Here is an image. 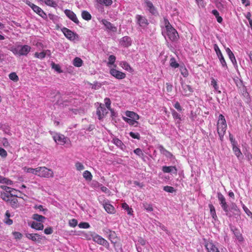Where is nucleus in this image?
<instances>
[{
	"instance_id": "nucleus-1",
	"label": "nucleus",
	"mask_w": 252,
	"mask_h": 252,
	"mask_svg": "<svg viewBox=\"0 0 252 252\" xmlns=\"http://www.w3.org/2000/svg\"><path fill=\"white\" fill-rule=\"evenodd\" d=\"M217 196L220 204L227 217L231 218L239 214V210L235 203H232L229 206L224 196L220 192H218Z\"/></svg>"
},
{
	"instance_id": "nucleus-2",
	"label": "nucleus",
	"mask_w": 252,
	"mask_h": 252,
	"mask_svg": "<svg viewBox=\"0 0 252 252\" xmlns=\"http://www.w3.org/2000/svg\"><path fill=\"white\" fill-rule=\"evenodd\" d=\"M164 24L165 29V31L162 32V34L165 37L166 36H167L172 41L177 40L179 38V35L176 30L172 27L167 19H164Z\"/></svg>"
},
{
	"instance_id": "nucleus-3",
	"label": "nucleus",
	"mask_w": 252,
	"mask_h": 252,
	"mask_svg": "<svg viewBox=\"0 0 252 252\" xmlns=\"http://www.w3.org/2000/svg\"><path fill=\"white\" fill-rule=\"evenodd\" d=\"M31 48L27 45H18L11 48V51L16 55L19 56H26L30 52Z\"/></svg>"
},
{
	"instance_id": "nucleus-4",
	"label": "nucleus",
	"mask_w": 252,
	"mask_h": 252,
	"mask_svg": "<svg viewBox=\"0 0 252 252\" xmlns=\"http://www.w3.org/2000/svg\"><path fill=\"white\" fill-rule=\"evenodd\" d=\"M227 125L224 117L222 115H219L218 122V133L219 134L220 140H222L223 136L225 133Z\"/></svg>"
},
{
	"instance_id": "nucleus-5",
	"label": "nucleus",
	"mask_w": 252,
	"mask_h": 252,
	"mask_svg": "<svg viewBox=\"0 0 252 252\" xmlns=\"http://www.w3.org/2000/svg\"><path fill=\"white\" fill-rule=\"evenodd\" d=\"M25 2L33 10L34 12L37 14L39 16L41 17L44 19H47V14L40 7L31 2L30 1L28 0H26Z\"/></svg>"
},
{
	"instance_id": "nucleus-6",
	"label": "nucleus",
	"mask_w": 252,
	"mask_h": 252,
	"mask_svg": "<svg viewBox=\"0 0 252 252\" xmlns=\"http://www.w3.org/2000/svg\"><path fill=\"white\" fill-rule=\"evenodd\" d=\"M38 176L44 178H50L54 176L53 171L45 166L38 167Z\"/></svg>"
},
{
	"instance_id": "nucleus-7",
	"label": "nucleus",
	"mask_w": 252,
	"mask_h": 252,
	"mask_svg": "<svg viewBox=\"0 0 252 252\" xmlns=\"http://www.w3.org/2000/svg\"><path fill=\"white\" fill-rule=\"evenodd\" d=\"M62 31L64 35H65V36L68 39L72 41L78 40V35L76 33L72 32L71 30L66 28H63Z\"/></svg>"
},
{
	"instance_id": "nucleus-8",
	"label": "nucleus",
	"mask_w": 252,
	"mask_h": 252,
	"mask_svg": "<svg viewBox=\"0 0 252 252\" xmlns=\"http://www.w3.org/2000/svg\"><path fill=\"white\" fill-rule=\"evenodd\" d=\"M214 50L216 53V54L218 56V58H219V59L220 60V62L223 68H227V66L226 63L224 59V57H223L219 47L216 44H214Z\"/></svg>"
},
{
	"instance_id": "nucleus-9",
	"label": "nucleus",
	"mask_w": 252,
	"mask_h": 252,
	"mask_svg": "<svg viewBox=\"0 0 252 252\" xmlns=\"http://www.w3.org/2000/svg\"><path fill=\"white\" fill-rule=\"evenodd\" d=\"M110 73L117 79H123L126 78V75L125 73L117 70L115 69H111Z\"/></svg>"
},
{
	"instance_id": "nucleus-10",
	"label": "nucleus",
	"mask_w": 252,
	"mask_h": 252,
	"mask_svg": "<svg viewBox=\"0 0 252 252\" xmlns=\"http://www.w3.org/2000/svg\"><path fill=\"white\" fill-rule=\"evenodd\" d=\"M92 237L94 241L100 245L105 246L108 244V242L106 240L94 233L92 235Z\"/></svg>"
},
{
	"instance_id": "nucleus-11",
	"label": "nucleus",
	"mask_w": 252,
	"mask_h": 252,
	"mask_svg": "<svg viewBox=\"0 0 252 252\" xmlns=\"http://www.w3.org/2000/svg\"><path fill=\"white\" fill-rule=\"evenodd\" d=\"M53 139L56 143L61 145H64L66 142L65 136L59 133H56L53 136Z\"/></svg>"
},
{
	"instance_id": "nucleus-12",
	"label": "nucleus",
	"mask_w": 252,
	"mask_h": 252,
	"mask_svg": "<svg viewBox=\"0 0 252 252\" xmlns=\"http://www.w3.org/2000/svg\"><path fill=\"white\" fill-rule=\"evenodd\" d=\"M107 113L106 109L101 105H100L96 110V115L99 120L102 119Z\"/></svg>"
},
{
	"instance_id": "nucleus-13",
	"label": "nucleus",
	"mask_w": 252,
	"mask_h": 252,
	"mask_svg": "<svg viewBox=\"0 0 252 252\" xmlns=\"http://www.w3.org/2000/svg\"><path fill=\"white\" fill-rule=\"evenodd\" d=\"M64 13L68 18L74 23L77 24L79 23V20H78L76 14L73 11L68 9H66L64 10Z\"/></svg>"
},
{
	"instance_id": "nucleus-14",
	"label": "nucleus",
	"mask_w": 252,
	"mask_h": 252,
	"mask_svg": "<svg viewBox=\"0 0 252 252\" xmlns=\"http://www.w3.org/2000/svg\"><path fill=\"white\" fill-rule=\"evenodd\" d=\"M26 236L27 238L30 240H32V241L36 242L37 243H40L41 240L42 239L41 236L37 233L32 234V233H26Z\"/></svg>"
},
{
	"instance_id": "nucleus-15",
	"label": "nucleus",
	"mask_w": 252,
	"mask_h": 252,
	"mask_svg": "<svg viewBox=\"0 0 252 252\" xmlns=\"http://www.w3.org/2000/svg\"><path fill=\"white\" fill-rule=\"evenodd\" d=\"M182 93L185 95H189L193 92L191 87L185 83H182Z\"/></svg>"
},
{
	"instance_id": "nucleus-16",
	"label": "nucleus",
	"mask_w": 252,
	"mask_h": 252,
	"mask_svg": "<svg viewBox=\"0 0 252 252\" xmlns=\"http://www.w3.org/2000/svg\"><path fill=\"white\" fill-rule=\"evenodd\" d=\"M136 18L137 21V23L142 27L145 28L149 24L147 20L145 17L137 15L136 16Z\"/></svg>"
},
{
	"instance_id": "nucleus-17",
	"label": "nucleus",
	"mask_w": 252,
	"mask_h": 252,
	"mask_svg": "<svg viewBox=\"0 0 252 252\" xmlns=\"http://www.w3.org/2000/svg\"><path fill=\"white\" fill-rule=\"evenodd\" d=\"M205 247L208 252H220L218 248L212 241L206 243Z\"/></svg>"
},
{
	"instance_id": "nucleus-18",
	"label": "nucleus",
	"mask_w": 252,
	"mask_h": 252,
	"mask_svg": "<svg viewBox=\"0 0 252 252\" xmlns=\"http://www.w3.org/2000/svg\"><path fill=\"white\" fill-rule=\"evenodd\" d=\"M7 203H8L12 208H16L19 207L18 199L16 197L13 196L12 194H11V197H10Z\"/></svg>"
},
{
	"instance_id": "nucleus-19",
	"label": "nucleus",
	"mask_w": 252,
	"mask_h": 252,
	"mask_svg": "<svg viewBox=\"0 0 252 252\" xmlns=\"http://www.w3.org/2000/svg\"><path fill=\"white\" fill-rule=\"evenodd\" d=\"M120 44L124 47H128L131 45V39L129 37L126 36L120 40Z\"/></svg>"
},
{
	"instance_id": "nucleus-20",
	"label": "nucleus",
	"mask_w": 252,
	"mask_h": 252,
	"mask_svg": "<svg viewBox=\"0 0 252 252\" xmlns=\"http://www.w3.org/2000/svg\"><path fill=\"white\" fill-rule=\"evenodd\" d=\"M162 170L164 173H171L173 172L174 173H176L177 172V169L175 166H164L162 167Z\"/></svg>"
},
{
	"instance_id": "nucleus-21",
	"label": "nucleus",
	"mask_w": 252,
	"mask_h": 252,
	"mask_svg": "<svg viewBox=\"0 0 252 252\" xmlns=\"http://www.w3.org/2000/svg\"><path fill=\"white\" fill-rule=\"evenodd\" d=\"M102 24L104 25V26L108 30L112 31L113 32H116L117 30L116 27L113 26L112 24L107 21L106 20H102Z\"/></svg>"
},
{
	"instance_id": "nucleus-22",
	"label": "nucleus",
	"mask_w": 252,
	"mask_h": 252,
	"mask_svg": "<svg viewBox=\"0 0 252 252\" xmlns=\"http://www.w3.org/2000/svg\"><path fill=\"white\" fill-rule=\"evenodd\" d=\"M31 227L37 230H42L44 228V225L42 223L36 221H33L31 225Z\"/></svg>"
},
{
	"instance_id": "nucleus-23",
	"label": "nucleus",
	"mask_w": 252,
	"mask_h": 252,
	"mask_svg": "<svg viewBox=\"0 0 252 252\" xmlns=\"http://www.w3.org/2000/svg\"><path fill=\"white\" fill-rule=\"evenodd\" d=\"M105 211L110 214H114L115 213L114 207L109 203H105L103 205Z\"/></svg>"
},
{
	"instance_id": "nucleus-24",
	"label": "nucleus",
	"mask_w": 252,
	"mask_h": 252,
	"mask_svg": "<svg viewBox=\"0 0 252 252\" xmlns=\"http://www.w3.org/2000/svg\"><path fill=\"white\" fill-rule=\"evenodd\" d=\"M126 115L127 117H129V118L130 119H133L134 120H138L139 119V116L138 114H137L136 113H134V112H132V111H127L126 112Z\"/></svg>"
},
{
	"instance_id": "nucleus-25",
	"label": "nucleus",
	"mask_w": 252,
	"mask_h": 252,
	"mask_svg": "<svg viewBox=\"0 0 252 252\" xmlns=\"http://www.w3.org/2000/svg\"><path fill=\"white\" fill-rule=\"evenodd\" d=\"M39 1L44 2L46 5L53 7H56L58 6L57 3L53 0H38Z\"/></svg>"
},
{
	"instance_id": "nucleus-26",
	"label": "nucleus",
	"mask_w": 252,
	"mask_h": 252,
	"mask_svg": "<svg viewBox=\"0 0 252 252\" xmlns=\"http://www.w3.org/2000/svg\"><path fill=\"white\" fill-rule=\"evenodd\" d=\"M120 65L123 69L129 72L132 71V68L127 62L125 61H122L120 63Z\"/></svg>"
},
{
	"instance_id": "nucleus-27",
	"label": "nucleus",
	"mask_w": 252,
	"mask_h": 252,
	"mask_svg": "<svg viewBox=\"0 0 252 252\" xmlns=\"http://www.w3.org/2000/svg\"><path fill=\"white\" fill-rule=\"evenodd\" d=\"M158 149L162 154L164 155L166 157H170L172 156L171 153L167 151L162 146L159 145L158 147Z\"/></svg>"
},
{
	"instance_id": "nucleus-28",
	"label": "nucleus",
	"mask_w": 252,
	"mask_h": 252,
	"mask_svg": "<svg viewBox=\"0 0 252 252\" xmlns=\"http://www.w3.org/2000/svg\"><path fill=\"white\" fill-rule=\"evenodd\" d=\"M123 120L128 123L129 125L131 126H137V124H138V122L135 121V120H134L133 119L128 118L127 117H123Z\"/></svg>"
},
{
	"instance_id": "nucleus-29",
	"label": "nucleus",
	"mask_w": 252,
	"mask_h": 252,
	"mask_svg": "<svg viewBox=\"0 0 252 252\" xmlns=\"http://www.w3.org/2000/svg\"><path fill=\"white\" fill-rule=\"evenodd\" d=\"M209 207L210 210V214L214 219V220H217V216L216 213V210L214 206L210 204L209 205Z\"/></svg>"
},
{
	"instance_id": "nucleus-30",
	"label": "nucleus",
	"mask_w": 252,
	"mask_h": 252,
	"mask_svg": "<svg viewBox=\"0 0 252 252\" xmlns=\"http://www.w3.org/2000/svg\"><path fill=\"white\" fill-rule=\"evenodd\" d=\"M145 3L146 4L147 6L149 8V10L150 11V12L153 14H155L156 12V10L153 3L149 0H146Z\"/></svg>"
},
{
	"instance_id": "nucleus-31",
	"label": "nucleus",
	"mask_w": 252,
	"mask_h": 252,
	"mask_svg": "<svg viewBox=\"0 0 252 252\" xmlns=\"http://www.w3.org/2000/svg\"><path fill=\"white\" fill-rule=\"evenodd\" d=\"M81 15L83 19L87 21H89L92 18V16L90 13L85 10H84L82 12Z\"/></svg>"
},
{
	"instance_id": "nucleus-32",
	"label": "nucleus",
	"mask_w": 252,
	"mask_h": 252,
	"mask_svg": "<svg viewBox=\"0 0 252 252\" xmlns=\"http://www.w3.org/2000/svg\"><path fill=\"white\" fill-rule=\"evenodd\" d=\"M172 115L174 119L177 120V123H180L181 121V115L178 113L175 110H172Z\"/></svg>"
},
{
	"instance_id": "nucleus-33",
	"label": "nucleus",
	"mask_w": 252,
	"mask_h": 252,
	"mask_svg": "<svg viewBox=\"0 0 252 252\" xmlns=\"http://www.w3.org/2000/svg\"><path fill=\"white\" fill-rule=\"evenodd\" d=\"M32 218L33 220L37 221H39V222H43L44 220H45V218L44 216L37 214H34L33 215Z\"/></svg>"
},
{
	"instance_id": "nucleus-34",
	"label": "nucleus",
	"mask_w": 252,
	"mask_h": 252,
	"mask_svg": "<svg viewBox=\"0 0 252 252\" xmlns=\"http://www.w3.org/2000/svg\"><path fill=\"white\" fill-rule=\"evenodd\" d=\"M38 167L36 168H26L25 167V170L28 173H31L34 175L38 176Z\"/></svg>"
},
{
	"instance_id": "nucleus-35",
	"label": "nucleus",
	"mask_w": 252,
	"mask_h": 252,
	"mask_svg": "<svg viewBox=\"0 0 252 252\" xmlns=\"http://www.w3.org/2000/svg\"><path fill=\"white\" fill-rule=\"evenodd\" d=\"M83 63L82 60L78 57H76L73 61V64L74 66L77 67H80L82 66Z\"/></svg>"
},
{
	"instance_id": "nucleus-36",
	"label": "nucleus",
	"mask_w": 252,
	"mask_h": 252,
	"mask_svg": "<svg viewBox=\"0 0 252 252\" xmlns=\"http://www.w3.org/2000/svg\"><path fill=\"white\" fill-rule=\"evenodd\" d=\"M83 177L87 180L91 181L92 179V175L91 172L88 170H86L84 172L83 174Z\"/></svg>"
},
{
	"instance_id": "nucleus-37",
	"label": "nucleus",
	"mask_w": 252,
	"mask_h": 252,
	"mask_svg": "<svg viewBox=\"0 0 252 252\" xmlns=\"http://www.w3.org/2000/svg\"><path fill=\"white\" fill-rule=\"evenodd\" d=\"M0 196L2 200L7 202L10 199V197H11V195H9L7 193L5 192H1Z\"/></svg>"
},
{
	"instance_id": "nucleus-38",
	"label": "nucleus",
	"mask_w": 252,
	"mask_h": 252,
	"mask_svg": "<svg viewBox=\"0 0 252 252\" xmlns=\"http://www.w3.org/2000/svg\"><path fill=\"white\" fill-rule=\"evenodd\" d=\"M97 2L101 4H104L105 6H109L112 4V0H96Z\"/></svg>"
},
{
	"instance_id": "nucleus-39",
	"label": "nucleus",
	"mask_w": 252,
	"mask_h": 252,
	"mask_svg": "<svg viewBox=\"0 0 252 252\" xmlns=\"http://www.w3.org/2000/svg\"><path fill=\"white\" fill-rule=\"evenodd\" d=\"M170 65L173 68H177L179 65L174 58H171L170 60Z\"/></svg>"
},
{
	"instance_id": "nucleus-40",
	"label": "nucleus",
	"mask_w": 252,
	"mask_h": 252,
	"mask_svg": "<svg viewBox=\"0 0 252 252\" xmlns=\"http://www.w3.org/2000/svg\"><path fill=\"white\" fill-rule=\"evenodd\" d=\"M233 151L234 153H235V155L238 158H239L242 155V153L241 152L240 150L237 146H236L235 145H233Z\"/></svg>"
},
{
	"instance_id": "nucleus-41",
	"label": "nucleus",
	"mask_w": 252,
	"mask_h": 252,
	"mask_svg": "<svg viewBox=\"0 0 252 252\" xmlns=\"http://www.w3.org/2000/svg\"><path fill=\"white\" fill-rule=\"evenodd\" d=\"M9 77L11 80L14 81V82H17L19 80L18 76L15 72H12L10 73L9 75Z\"/></svg>"
},
{
	"instance_id": "nucleus-42",
	"label": "nucleus",
	"mask_w": 252,
	"mask_h": 252,
	"mask_svg": "<svg viewBox=\"0 0 252 252\" xmlns=\"http://www.w3.org/2000/svg\"><path fill=\"white\" fill-rule=\"evenodd\" d=\"M143 207L147 211L151 212L153 210L152 205L151 204H148L147 203H143Z\"/></svg>"
},
{
	"instance_id": "nucleus-43",
	"label": "nucleus",
	"mask_w": 252,
	"mask_h": 252,
	"mask_svg": "<svg viewBox=\"0 0 252 252\" xmlns=\"http://www.w3.org/2000/svg\"><path fill=\"white\" fill-rule=\"evenodd\" d=\"M52 68L54 69L56 71L59 73L62 72V70L59 64H56L54 63H51Z\"/></svg>"
},
{
	"instance_id": "nucleus-44",
	"label": "nucleus",
	"mask_w": 252,
	"mask_h": 252,
	"mask_svg": "<svg viewBox=\"0 0 252 252\" xmlns=\"http://www.w3.org/2000/svg\"><path fill=\"white\" fill-rule=\"evenodd\" d=\"M104 102L106 105V108L109 110L111 112L112 111V109L111 108V101L110 99L108 98H105L104 99Z\"/></svg>"
},
{
	"instance_id": "nucleus-45",
	"label": "nucleus",
	"mask_w": 252,
	"mask_h": 252,
	"mask_svg": "<svg viewBox=\"0 0 252 252\" xmlns=\"http://www.w3.org/2000/svg\"><path fill=\"white\" fill-rule=\"evenodd\" d=\"M163 189L164 191L170 193H173L175 191L174 188L168 186H164L163 188Z\"/></svg>"
},
{
	"instance_id": "nucleus-46",
	"label": "nucleus",
	"mask_w": 252,
	"mask_h": 252,
	"mask_svg": "<svg viewBox=\"0 0 252 252\" xmlns=\"http://www.w3.org/2000/svg\"><path fill=\"white\" fill-rule=\"evenodd\" d=\"M75 167L77 170L81 171L84 169V166L80 162H77L75 163Z\"/></svg>"
},
{
	"instance_id": "nucleus-47",
	"label": "nucleus",
	"mask_w": 252,
	"mask_h": 252,
	"mask_svg": "<svg viewBox=\"0 0 252 252\" xmlns=\"http://www.w3.org/2000/svg\"><path fill=\"white\" fill-rule=\"evenodd\" d=\"M34 56H35V57H36L37 58L40 59H42L45 57V54L43 53V51L41 52L40 53H38V52L35 53Z\"/></svg>"
},
{
	"instance_id": "nucleus-48",
	"label": "nucleus",
	"mask_w": 252,
	"mask_h": 252,
	"mask_svg": "<svg viewBox=\"0 0 252 252\" xmlns=\"http://www.w3.org/2000/svg\"><path fill=\"white\" fill-rule=\"evenodd\" d=\"M116 60V57L114 55H110L108 58V63L113 64Z\"/></svg>"
},
{
	"instance_id": "nucleus-49",
	"label": "nucleus",
	"mask_w": 252,
	"mask_h": 252,
	"mask_svg": "<svg viewBox=\"0 0 252 252\" xmlns=\"http://www.w3.org/2000/svg\"><path fill=\"white\" fill-rule=\"evenodd\" d=\"M80 228H88L90 227V224L88 222H81L78 224Z\"/></svg>"
},
{
	"instance_id": "nucleus-50",
	"label": "nucleus",
	"mask_w": 252,
	"mask_h": 252,
	"mask_svg": "<svg viewBox=\"0 0 252 252\" xmlns=\"http://www.w3.org/2000/svg\"><path fill=\"white\" fill-rule=\"evenodd\" d=\"M129 135L131 137L134 139H139L140 138V134L138 133L130 132Z\"/></svg>"
},
{
	"instance_id": "nucleus-51",
	"label": "nucleus",
	"mask_w": 252,
	"mask_h": 252,
	"mask_svg": "<svg viewBox=\"0 0 252 252\" xmlns=\"http://www.w3.org/2000/svg\"><path fill=\"white\" fill-rule=\"evenodd\" d=\"M134 153L139 157L143 156L144 154L140 148H137L134 150Z\"/></svg>"
},
{
	"instance_id": "nucleus-52",
	"label": "nucleus",
	"mask_w": 252,
	"mask_h": 252,
	"mask_svg": "<svg viewBox=\"0 0 252 252\" xmlns=\"http://www.w3.org/2000/svg\"><path fill=\"white\" fill-rule=\"evenodd\" d=\"M1 188L4 191H5L7 193H10L13 190V189L10 187H7L6 186H1Z\"/></svg>"
},
{
	"instance_id": "nucleus-53",
	"label": "nucleus",
	"mask_w": 252,
	"mask_h": 252,
	"mask_svg": "<svg viewBox=\"0 0 252 252\" xmlns=\"http://www.w3.org/2000/svg\"><path fill=\"white\" fill-rule=\"evenodd\" d=\"M69 224L70 226L75 227L77 225V221L75 219H72L69 220Z\"/></svg>"
},
{
	"instance_id": "nucleus-54",
	"label": "nucleus",
	"mask_w": 252,
	"mask_h": 252,
	"mask_svg": "<svg viewBox=\"0 0 252 252\" xmlns=\"http://www.w3.org/2000/svg\"><path fill=\"white\" fill-rule=\"evenodd\" d=\"M7 155L6 151L4 149L0 148V156L2 158H5Z\"/></svg>"
},
{
	"instance_id": "nucleus-55",
	"label": "nucleus",
	"mask_w": 252,
	"mask_h": 252,
	"mask_svg": "<svg viewBox=\"0 0 252 252\" xmlns=\"http://www.w3.org/2000/svg\"><path fill=\"white\" fill-rule=\"evenodd\" d=\"M13 235L15 239H20L22 237V234L19 232H14Z\"/></svg>"
},
{
	"instance_id": "nucleus-56",
	"label": "nucleus",
	"mask_w": 252,
	"mask_h": 252,
	"mask_svg": "<svg viewBox=\"0 0 252 252\" xmlns=\"http://www.w3.org/2000/svg\"><path fill=\"white\" fill-rule=\"evenodd\" d=\"M211 85L213 86L216 91H218L219 87L218 86L217 81L214 79H212L211 81Z\"/></svg>"
},
{
	"instance_id": "nucleus-57",
	"label": "nucleus",
	"mask_w": 252,
	"mask_h": 252,
	"mask_svg": "<svg viewBox=\"0 0 252 252\" xmlns=\"http://www.w3.org/2000/svg\"><path fill=\"white\" fill-rule=\"evenodd\" d=\"M53 230L51 227H48L44 229V233L46 234L49 235L53 233Z\"/></svg>"
},
{
	"instance_id": "nucleus-58",
	"label": "nucleus",
	"mask_w": 252,
	"mask_h": 252,
	"mask_svg": "<svg viewBox=\"0 0 252 252\" xmlns=\"http://www.w3.org/2000/svg\"><path fill=\"white\" fill-rule=\"evenodd\" d=\"M235 235L237 239L239 242H242V241H243V237H242V234H240V233L236 232V233H235Z\"/></svg>"
},
{
	"instance_id": "nucleus-59",
	"label": "nucleus",
	"mask_w": 252,
	"mask_h": 252,
	"mask_svg": "<svg viewBox=\"0 0 252 252\" xmlns=\"http://www.w3.org/2000/svg\"><path fill=\"white\" fill-rule=\"evenodd\" d=\"M114 143L118 146H121L122 144V141L119 139L116 138L113 139Z\"/></svg>"
},
{
	"instance_id": "nucleus-60",
	"label": "nucleus",
	"mask_w": 252,
	"mask_h": 252,
	"mask_svg": "<svg viewBox=\"0 0 252 252\" xmlns=\"http://www.w3.org/2000/svg\"><path fill=\"white\" fill-rule=\"evenodd\" d=\"M174 107L178 111H182V107L181 106L179 102H176L175 104H174Z\"/></svg>"
},
{
	"instance_id": "nucleus-61",
	"label": "nucleus",
	"mask_w": 252,
	"mask_h": 252,
	"mask_svg": "<svg viewBox=\"0 0 252 252\" xmlns=\"http://www.w3.org/2000/svg\"><path fill=\"white\" fill-rule=\"evenodd\" d=\"M243 209L245 211V212H246V213L248 215V216H250V215H252V212L249 210V209L247 208L244 205H243Z\"/></svg>"
},
{
	"instance_id": "nucleus-62",
	"label": "nucleus",
	"mask_w": 252,
	"mask_h": 252,
	"mask_svg": "<svg viewBox=\"0 0 252 252\" xmlns=\"http://www.w3.org/2000/svg\"><path fill=\"white\" fill-rule=\"evenodd\" d=\"M34 208L36 209H39L40 211H47V209H44L42 205H35Z\"/></svg>"
},
{
	"instance_id": "nucleus-63",
	"label": "nucleus",
	"mask_w": 252,
	"mask_h": 252,
	"mask_svg": "<svg viewBox=\"0 0 252 252\" xmlns=\"http://www.w3.org/2000/svg\"><path fill=\"white\" fill-rule=\"evenodd\" d=\"M181 74L184 76V77H186L188 76V71L186 69V68H182L181 69Z\"/></svg>"
},
{
	"instance_id": "nucleus-64",
	"label": "nucleus",
	"mask_w": 252,
	"mask_h": 252,
	"mask_svg": "<svg viewBox=\"0 0 252 252\" xmlns=\"http://www.w3.org/2000/svg\"><path fill=\"white\" fill-rule=\"evenodd\" d=\"M5 223L8 225H11L13 223V221L12 220L10 219L9 218H6L5 219Z\"/></svg>"
}]
</instances>
